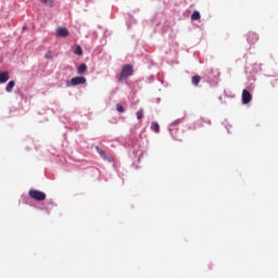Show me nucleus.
Listing matches in <instances>:
<instances>
[{"mask_svg": "<svg viewBox=\"0 0 278 278\" xmlns=\"http://www.w3.org/2000/svg\"><path fill=\"white\" fill-rule=\"evenodd\" d=\"M131 75H134V66L131 64H126L122 67L118 81H124V79H127V77H131Z\"/></svg>", "mask_w": 278, "mask_h": 278, "instance_id": "1", "label": "nucleus"}, {"mask_svg": "<svg viewBox=\"0 0 278 278\" xmlns=\"http://www.w3.org/2000/svg\"><path fill=\"white\" fill-rule=\"evenodd\" d=\"M116 110L117 112H119L121 114H123L125 112V108H123L121 104L116 105Z\"/></svg>", "mask_w": 278, "mask_h": 278, "instance_id": "18", "label": "nucleus"}, {"mask_svg": "<svg viewBox=\"0 0 278 278\" xmlns=\"http://www.w3.org/2000/svg\"><path fill=\"white\" fill-rule=\"evenodd\" d=\"M144 115V111L142 109H140L138 112H137V118L138 121L142 119V116Z\"/></svg>", "mask_w": 278, "mask_h": 278, "instance_id": "16", "label": "nucleus"}, {"mask_svg": "<svg viewBox=\"0 0 278 278\" xmlns=\"http://www.w3.org/2000/svg\"><path fill=\"white\" fill-rule=\"evenodd\" d=\"M96 151L102 159L106 160V162H114V159H112V156H109L108 153L103 151V149L96 147Z\"/></svg>", "mask_w": 278, "mask_h": 278, "instance_id": "5", "label": "nucleus"}, {"mask_svg": "<svg viewBox=\"0 0 278 278\" xmlns=\"http://www.w3.org/2000/svg\"><path fill=\"white\" fill-rule=\"evenodd\" d=\"M40 1H41V3H45L46 5L53 8V0H40Z\"/></svg>", "mask_w": 278, "mask_h": 278, "instance_id": "15", "label": "nucleus"}, {"mask_svg": "<svg viewBox=\"0 0 278 278\" xmlns=\"http://www.w3.org/2000/svg\"><path fill=\"white\" fill-rule=\"evenodd\" d=\"M46 60H51L53 58V52L48 51L45 55Z\"/></svg>", "mask_w": 278, "mask_h": 278, "instance_id": "17", "label": "nucleus"}, {"mask_svg": "<svg viewBox=\"0 0 278 278\" xmlns=\"http://www.w3.org/2000/svg\"><path fill=\"white\" fill-rule=\"evenodd\" d=\"M74 53L75 55H84V50H81V46H76Z\"/></svg>", "mask_w": 278, "mask_h": 278, "instance_id": "14", "label": "nucleus"}, {"mask_svg": "<svg viewBox=\"0 0 278 278\" xmlns=\"http://www.w3.org/2000/svg\"><path fill=\"white\" fill-rule=\"evenodd\" d=\"M14 86H16V83L14 80L9 81L7 87H5V91L7 92H12V90H14Z\"/></svg>", "mask_w": 278, "mask_h": 278, "instance_id": "10", "label": "nucleus"}, {"mask_svg": "<svg viewBox=\"0 0 278 278\" xmlns=\"http://www.w3.org/2000/svg\"><path fill=\"white\" fill-rule=\"evenodd\" d=\"M56 36H59V38H66L68 36V29H66L65 27L58 28Z\"/></svg>", "mask_w": 278, "mask_h": 278, "instance_id": "7", "label": "nucleus"}, {"mask_svg": "<svg viewBox=\"0 0 278 278\" xmlns=\"http://www.w3.org/2000/svg\"><path fill=\"white\" fill-rule=\"evenodd\" d=\"M191 84H193V86L195 87L199 86V84H201V76L199 75L192 76Z\"/></svg>", "mask_w": 278, "mask_h": 278, "instance_id": "11", "label": "nucleus"}, {"mask_svg": "<svg viewBox=\"0 0 278 278\" xmlns=\"http://www.w3.org/2000/svg\"><path fill=\"white\" fill-rule=\"evenodd\" d=\"M257 40H260V37H257V34L251 31L248 34V42L250 45H255V42H257Z\"/></svg>", "mask_w": 278, "mask_h": 278, "instance_id": "6", "label": "nucleus"}, {"mask_svg": "<svg viewBox=\"0 0 278 278\" xmlns=\"http://www.w3.org/2000/svg\"><path fill=\"white\" fill-rule=\"evenodd\" d=\"M253 99V96H251V92L247 89L242 90V104L243 105H249Z\"/></svg>", "mask_w": 278, "mask_h": 278, "instance_id": "4", "label": "nucleus"}, {"mask_svg": "<svg viewBox=\"0 0 278 278\" xmlns=\"http://www.w3.org/2000/svg\"><path fill=\"white\" fill-rule=\"evenodd\" d=\"M151 129L152 131H155V134H160V124H157V122H152Z\"/></svg>", "mask_w": 278, "mask_h": 278, "instance_id": "12", "label": "nucleus"}, {"mask_svg": "<svg viewBox=\"0 0 278 278\" xmlns=\"http://www.w3.org/2000/svg\"><path fill=\"white\" fill-rule=\"evenodd\" d=\"M10 79V73L2 72L0 73V84H5Z\"/></svg>", "mask_w": 278, "mask_h": 278, "instance_id": "9", "label": "nucleus"}, {"mask_svg": "<svg viewBox=\"0 0 278 278\" xmlns=\"http://www.w3.org/2000/svg\"><path fill=\"white\" fill-rule=\"evenodd\" d=\"M201 20V13H199V11H194L191 14V21H200Z\"/></svg>", "mask_w": 278, "mask_h": 278, "instance_id": "13", "label": "nucleus"}, {"mask_svg": "<svg viewBox=\"0 0 278 278\" xmlns=\"http://www.w3.org/2000/svg\"><path fill=\"white\" fill-rule=\"evenodd\" d=\"M28 194L30 199H34L35 201H45L47 199V194L39 190H30Z\"/></svg>", "mask_w": 278, "mask_h": 278, "instance_id": "2", "label": "nucleus"}, {"mask_svg": "<svg viewBox=\"0 0 278 278\" xmlns=\"http://www.w3.org/2000/svg\"><path fill=\"white\" fill-rule=\"evenodd\" d=\"M87 72H88V65H86L85 63H81L77 68L78 75H86Z\"/></svg>", "mask_w": 278, "mask_h": 278, "instance_id": "8", "label": "nucleus"}, {"mask_svg": "<svg viewBox=\"0 0 278 278\" xmlns=\"http://www.w3.org/2000/svg\"><path fill=\"white\" fill-rule=\"evenodd\" d=\"M86 77L84 76H76L74 78H72L70 80V83H67V86L71 87V86H81L84 84H86Z\"/></svg>", "mask_w": 278, "mask_h": 278, "instance_id": "3", "label": "nucleus"}]
</instances>
